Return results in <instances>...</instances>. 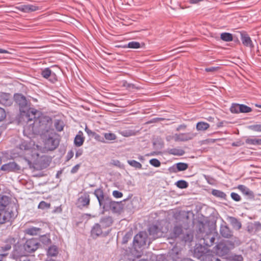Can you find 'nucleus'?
<instances>
[{"instance_id":"obj_1","label":"nucleus","mask_w":261,"mask_h":261,"mask_svg":"<svg viewBox=\"0 0 261 261\" xmlns=\"http://www.w3.org/2000/svg\"><path fill=\"white\" fill-rule=\"evenodd\" d=\"M35 117H30L27 120L23 127V134L29 137L35 134L43 135L48 132L52 125L50 117L44 116L39 111V114Z\"/></svg>"},{"instance_id":"obj_2","label":"nucleus","mask_w":261,"mask_h":261,"mask_svg":"<svg viewBox=\"0 0 261 261\" xmlns=\"http://www.w3.org/2000/svg\"><path fill=\"white\" fill-rule=\"evenodd\" d=\"M14 99L19 106L20 119L23 121L29 119L30 117H35L39 114V111H38L34 108L30 107L26 98L24 96L21 94H16L14 95Z\"/></svg>"},{"instance_id":"obj_3","label":"nucleus","mask_w":261,"mask_h":261,"mask_svg":"<svg viewBox=\"0 0 261 261\" xmlns=\"http://www.w3.org/2000/svg\"><path fill=\"white\" fill-rule=\"evenodd\" d=\"M39 246V243L34 239L28 240L22 246L16 247L13 251L15 257L28 256L30 253L35 252Z\"/></svg>"},{"instance_id":"obj_4","label":"nucleus","mask_w":261,"mask_h":261,"mask_svg":"<svg viewBox=\"0 0 261 261\" xmlns=\"http://www.w3.org/2000/svg\"><path fill=\"white\" fill-rule=\"evenodd\" d=\"M94 195L97 198L99 206L103 211H107L112 199L107 195L105 194L101 189H96L94 192Z\"/></svg>"},{"instance_id":"obj_5","label":"nucleus","mask_w":261,"mask_h":261,"mask_svg":"<svg viewBox=\"0 0 261 261\" xmlns=\"http://www.w3.org/2000/svg\"><path fill=\"white\" fill-rule=\"evenodd\" d=\"M148 243V246L151 243L148 240L147 234L146 232L141 231L136 234L133 240V247L135 250L144 248Z\"/></svg>"},{"instance_id":"obj_6","label":"nucleus","mask_w":261,"mask_h":261,"mask_svg":"<svg viewBox=\"0 0 261 261\" xmlns=\"http://www.w3.org/2000/svg\"><path fill=\"white\" fill-rule=\"evenodd\" d=\"M148 232L152 239H155L163 237L165 230L163 229L160 224H152L149 227Z\"/></svg>"},{"instance_id":"obj_7","label":"nucleus","mask_w":261,"mask_h":261,"mask_svg":"<svg viewBox=\"0 0 261 261\" xmlns=\"http://www.w3.org/2000/svg\"><path fill=\"white\" fill-rule=\"evenodd\" d=\"M90 198L89 194L84 193L77 199L76 201L77 207L82 209L84 207L88 208L90 204Z\"/></svg>"},{"instance_id":"obj_8","label":"nucleus","mask_w":261,"mask_h":261,"mask_svg":"<svg viewBox=\"0 0 261 261\" xmlns=\"http://www.w3.org/2000/svg\"><path fill=\"white\" fill-rule=\"evenodd\" d=\"M14 217V214L12 210H0V224H4L10 222Z\"/></svg>"},{"instance_id":"obj_9","label":"nucleus","mask_w":261,"mask_h":261,"mask_svg":"<svg viewBox=\"0 0 261 261\" xmlns=\"http://www.w3.org/2000/svg\"><path fill=\"white\" fill-rule=\"evenodd\" d=\"M1 169L7 172H18L21 170V167L15 162H10L3 165L1 167Z\"/></svg>"},{"instance_id":"obj_10","label":"nucleus","mask_w":261,"mask_h":261,"mask_svg":"<svg viewBox=\"0 0 261 261\" xmlns=\"http://www.w3.org/2000/svg\"><path fill=\"white\" fill-rule=\"evenodd\" d=\"M41 75L45 79L48 80L52 83L57 81L56 74L52 72L49 68H45L41 71Z\"/></svg>"},{"instance_id":"obj_11","label":"nucleus","mask_w":261,"mask_h":261,"mask_svg":"<svg viewBox=\"0 0 261 261\" xmlns=\"http://www.w3.org/2000/svg\"><path fill=\"white\" fill-rule=\"evenodd\" d=\"M59 141L57 138L52 137L48 138L45 141V148L48 150L55 149L59 145Z\"/></svg>"},{"instance_id":"obj_12","label":"nucleus","mask_w":261,"mask_h":261,"mask_svg":"<svg viewBox=\"0 0 261 261\" xmlns=\"http://www.w3.org/2000/svg\"><path fill=\"white\" fill-rule=\"evenodd\" d=\"M214 251L219 256L226 255L229 252V248L224 242H220L214 247Z\"/></svg>"},{"instance_id":"obj_13","label":"nucleus","mask_w":261,"mask_h":261,"mask_svg":"<svg viewBox=\"0 0 261 261\" xmlns=\"http://www.w3.org/2000/svg\"><path fill=\"white\" fill-rule=\"evenodd\" d=\"M13 103V99L10 94L0 92V104L5 107H10Z\"/></svg>"},{"instance_id":"obj_14","label":"nucleus","mask_w":261,"mask_h":261,"mask_svg":"<svg viewBox=\"0 0 261 261\" xmlns=\"http://www.w3.org/2000/svg\"><path fill=\"white\" fill-rule=\"evenodd\" d=\"M194 136L193 134L190 133L176 134L174 135V140L175 141H187L192 140Z\"/></svg>"},{"instance_id":"obj_15","label":"nucleus","mask_w":261,"mask_h":261,"mask_svg":"<svg viewBox=\"0 0 261 261\" xmlns=\"http://www.w3.org/2000/svg\"><path fill=\"white\" fill-rule=\"evenodd\" d=\"M16 8L19 11L24 13H30L37 11L39 9V7L38 6L31 4L20 5L16 7Z\"/></svg>"},{"instance_id":"obj_16","label":"nucleus","mask_w":261,"mask_h":261,"mask_svg":"<svg viewBox=\"0 0 261 261\" xmlns=\"http://www.w3.org/2000/svg\"><path fill=\"white\" fill-rule=\"evenodd\" d=\"M247 230L250 233H255L261 230V223L259 221L250 223L248 225Z\"/></svg>"},{"instance_id":"obj_17","label":"nucleus","mask_w":261,"mask_h":261,"mask_svg":"<svg viewBox=\"0 0 261 261\" xmlns=\"http://www.w3.org/2000/svg\"><path fill=\"white\" fill-rule=\"evenodd\" d=\"M241 40L243 44L246 47L252 48L254 47L253 42L249 36L246 33H241Z\"/></svg>"},{"instance_id":"obj_18","label":"nucleus","mask_w":261,"mask_h":261,"mask_svg":"<svg viewBox=\"0 0 261 261\" xmlns=\"http://www.w3.org/2000/svg\"><path fill=\"white\" fill-rule=\"evenodd\" d=\"M11 201V199L9 196L0 194V210L7 209Z\"/></svg>"},{"instance_id":"obj_19","label":"nucleus","mask_w":261,"mask_h":261,"mask_svg":"<svg viewBox=\"0 0 261 261\" xmlns=\"http://www.w3.org/2000/svg\"><path fill=\"white\" fill-rule=\"evenodd\" d=\"M200 239L201 241H203L202 244L207 247L213 245L215 241V238L212 234H206L203 238Z\"/></svg>"},{"instance_id":"obj_20","label":"nucleus","mask_w":261,"mask_h":261,"mask_svg":"<svg viewBox=\"0 0 261 261\" xmlns=\"http://www.w3.org/2000/svg\"><path fill=\"white\" fill-rule=\"evenodd\" d=\"M220 232L221 236L225 238H230L232 236V232L228 226L225 224H222L220 228Z\"/></svg>"},{"instance_id":"obj_21","label":"nucleus","mask_w":261,"mask_h":261,"mask_svg":"<svg viewBox=\"0 0 261 261\" xmlns=\"http://www.w3.org/2000/svg\"><path fill=\"white\" fill-rule=\"evenodd\" d=\"M112 211L113 213H119L121 210V202L112 200L108 206V211Z\"/></svg>"},{"instance_id":"obj_22","label":"nucleus","mask_w":261,"mask_h":261,"mask_svg":"<svg viewBox=\"0 0 261 261\" xmlns=\"http://www.w3.org/2000/svg\"><path fill=\"white\" fill-rule=\"evenodd\" d=\"M91 236L93 238H97L102 233L101 226L98 223L95 224L91 231Z\"/></svg>"},{"instance_id":"obj_23","label":"nucleus","mask_w":261,"mask_h":261,"mask_svg":"<svg viewBox=\"0 0 261 261\" xmlns=\"http://www.w3.org/2000/svg\"><path fill=\"white\" fill-rule=\"evenodd\" d=\"M84 141L85 137H84L83 133L80 130L74 138V145L77 147L81 146L83 144Z\"/></svg>"},{"instance_id":"obj_24","label":"nucleus","mask_w":261,"mask_h":261,"mask_svg":"<svg viewBox=\"0 0 261 261\" xmlns=\"http://www.w3.org/2000/svg\"><path fill=\"white\" fill-rule=\"evenodd\" d=\"M113 222V219L111 216H106L101 218L100 223L103 228H107L112 225Z\"/></svg>"},{"instance_id":"obj_25","label":"nucleus","mask_w":261,"mask_h":261,"mask_svg":"<svg viewBox=\"0 0 261 261\" xmlns=\"http://www.w3.org/2000/svg\"><path fill=\"white\" fill-rule=\"evenodd\" d=\"M41 229L36 227H30L26 228L24 230V232L29 235L36 236L40 233Z\"/></svg>"},{"instance_id":"obj_26","label":"nucleus","mask_w":261,"mask_h":261,"mask_svg":"<svg viewBox=\"0 0 261 261\" xmlns=\"http://www.w3.org/2000/svg\"><path fill=\"white\" fill-rule=\"evenodd\" d=\"M238 189L241 191L242 193L249 196L250 198H253L254 197L253 192L245 186L242 185H239Z\"/></svg>"},{"instance_id":"obj_27","label":"nucleus","mask_w":261,"mask_h":261,"mask_svg":"<svg viewBox=\"0 0 261 261\" xmlns=\"http://www.w3.org/2000/svg\"><path fill=\"white\" fill-rule=\"evenodd\" d=\"M228 219L234 229L239 230L241 228V223L237 218L233 217H229Z\"/></svg>"},{"instance_id":"obj_28","label":"nucleus","mask_w":261,"mask_h":261,"mask_svg":"<svg viewBox=\"0 0 261 261\" xmlns=\"http://www.w3.org/2000/svg\"><path fill=\"white\" fill-rule=\"evenodd\" d=\"M168 152L170 154L181 156L185 154V151L180 148H173L168 149Z\"/></svg>"},{"instance_id":"obj_29","label":"nucleus","mask_w":261,"mask_h":261,"mask_svg":"<svg viewBox=\"0 0 261 261\" xmlns=\"http://www.w3.org/2000/svg\"><path fill=\"white\" fill-rule=\"evenodd\" d=\"M183 232V228L182 225L177 224L174 226L173 229V236L176 238L179 237Z\"/></svg>"},{"instance_id":"obj_30","label":"nucleus","mask_w":261,"mask_h":261,"mask_svg":"<svg viewBox=\"0 0 261 261\" xmlns=\"http://www.w3.org/2000/svg\"><path fill=\"white\" fill-rule=\"evenodd\" d=\"M15 240L13 238H9L6 241V244L1 247L4 251L9 250L11 248L12 245L14 243Z\"/></svg>"},{"instance_id":"obj_31","label":"nucleus","mask_w":261,"mask_h":261,"mask_svg":"<svg viewBox=\"0 0 261 261\" xmlns=\"http://www.w3.org/2000/svg\"><path fill=\"white\" fill-rule=\"evenodd\" d=\"M119 134L125 137H128L133 136H135L137 134V132L135 130L132 129H125L119 131Z\"/></svg>"},{"instance_id":"obj_32","label":"nucleus","mask_w":261,"mask_h":261,"mask_svg":"<svg viewBox=\"0 0 261 261\" xmlns=\"http://www.w3.org/2000/svg\"><path fill=\"white\" fill-rule=\"evenodd\" d=\"M210 127V124L208 123L201 121L196 124V129L199 131H204Z\"/></svg>"},{"instance_id":"obj_33","label":"nucleus","mask_w":261,"mask_h":261,"mask_svg":"<svg viewBox=\"0 0 261 261\" xmlns=\"http://www.w3.org/2000/svg\"><path fill=\"white\" fill-rule=\"evenodd\" d=\"M58 253V247L55 245H52L50 246L47 252V254L48 256H55Z\"/></svg>"},{"instance_id":"obj_34","label":"nucleus","mask_w":261,"mask_h":261,"mask_svg":"<svg viewBox=\"0 0 261 261\" xmlns=\"http://www.w3.org/2000/svg\"><path fill=\"white\" fill-rule=\"evenodd\" d=\"M176 166V170L173 171L176 172L177 171H182L187 170L188 168V164L185 163H178L175 165Z\"/></svg>"},{"instance_id":"obj_35","label":"nucleus","mask_w":261,"mask_h":261,"mask_svg":"<svg viewBox=\"0 0 261 261\" xmlns=\"http://www.w3.org/2000/svg\"><path fill=\"white\" fill-rule=\"evenodd\" d=\"M32 144L27 141H22L19 145V148L22 151H28L31 149Z\"/></svg>"},{"instance_id":"obj_36","label":"nucleus","mask_w":261,"mask_h":261,"mask_svg":"<svg viewBox=\"0 0 261 261\" xmlns=\"http://www.w3.org/2000/svg\"><path fill=\"white\" fill-rule=\"evenodd\" d=\"M245 142L249 145H261V139L247 138Z\"/></svg>"},{"instance_id":"obj_37","label":"nucleus","mask_w":261,"mask_h":261,"mask_svg":"<svg viewBox=\"0 0 261 261\" xmlns=\"http://www.w3.org/2000/svg\"><path fill=\"white\" fill-rule=\"evenodd\" d=\"M39 238L40 241L44 245H48L51 243V240L48 234L42 235Z\"/></svg>"},{"instance_id":"obj_38","label":"nucleus","mask_w":261,"mask_h":261,"mask_svg":"<svg viewBox=\"0 0 261 261\" xmlns=\"http://www.w3.org/2000/svg\"><path fill=\"white\" fill-rule=\"evenodd\" d=\"M105 140H106L108 141H114L117 139L116 135L112 133H105L103 134Z\"/></svg>"},{"instance_id":"obj_39","label":"nucleus","mask_w":261,"mask_h":261,"mask_svg":"<svg viewBox=\"0 0 261 261\" xmlns=\"http://www.w3.org/2000/svg\"><path fill=\"white\" fill-rule=\"evenodd\" d=\"M221 39L226 42L231 41L233 39L232 35L231 34L229 33H223L220 36Z\"/></svg>"},{"instance_id":"obj_40","label":"nucleus","mask_w":261,"mask_h":261,"mask_svg":"<svg viewBox=\"0 0 261 261\" xmlns=\"http://www.w3.org/2000/svg\"><path fill=\"white\" fill-rule=\"evenodd\" d=\"M124 47H128L133 49H138L141 47V44L137 41L129 42L127 44L124 46Z\"/></svg>"},{"instance_id":"obj_41","label":"nucleus","mask_w":261,"mask_h":261,"mask_svg":"<svg viewBox=\"0 0 261 261\" xmlns=\"http://www.w3.org/2000/svg\"><path fill=\"white\" fill-rule=\"evenodd\" d=\"M212 194L217 197H219V198H223V199H225L226 198V195L225 194V193H224L223 192L221 191H220V190H213L212 192Z\"/></svg>"},{"instance_id":"obj_42","label":"nucleus","mask_w":261,"mask_h":261,"mask_svg":"<svg viewBox=\"0 0 261 261\" xmlns=\"http://www.w3.org/2000/svg\"><path fill=\"white\" fill-rule=\"evenodd\" d=\"M54 126L57 131L61 132L63 129L64 123L62 120L57 119L55 120Z\"/></svg>"},{"instance_id":"obj_43","label":"nucleus","mask_w":261,"mask_h":261,"mask_svg":"<svg viewBox=\"0 0 261 261\" xmlns=\"http://www.w3.org/2000/svg\"><path fill=\"white\" fill-rule=\"evenodd\" d=\"M127 163L130 166L135 168L136 169H142V164L135 160H128Z\"/></svg>"},{"instance_id":"obj_44","label":"nucleus","mask_w":261,"mask_h":261,"mask_svg":"<svg viewBox=\"0 0 261 261\" xmlns=\"http://www.w3.org/2000/svg\"><path fill=\"white\" fill-rule=\"evenodd\" d=\"M240 104L233 103L230 108V111L232 113H240Z\"/></svg>"},{"instance_id":"obj_45","label":"nucleus","mask_w":261,"mask_h":261,"mask_svg":"<svg viewBox=\"0 0 261 261\" xmlns=\"http://www.w3.org/2000/svg\"><path fill=\"white\" fill-rule=\"evenodd\" d=\"M204 250V248L200 245L194 249V253L198 256H202L205 253Z\"/></svg>"},{"instance_id":"obj_46","label":"nucleus","mask_w":261,"mask_h":261,"mask_svg":"<svg viewBox=\"0 0 261 261\" xmlns=\"http://www.w3.org/2000/svg\"><path fill=\"white\" fill-rule=\"evenodd\" d=\"M133 236V232L129 231L127 232L122 238V243L123 244H126L128 241L132 238Z\"/></svg>"},{"instance_id":"obj_47","label":"nucleus","mask_w":261,"mask_h":261,"mask_svg":"<svg viewBox=\"0 0 261 261\" xmlns=\"http://www.w3.org/2000/svg\"><path fill=\"white\" fill-rule=\"evenodd\" d=\"M176 186L180 189H185L188 188L189 184L184 180H180L175 183Z\"/></svg>"},{"instance_id":"obj_48","label":"nucleus","mask_w":261,"mask_h":261,"mask_svg":"<svg viewBox=\"0 0 261 261\" xmlns=\"http://www.w3.org/2000/svg\"><path fill=\"white\" fill-rule=\"evenodd\" d=\"M240 113H247L252 111V109L243 104H240Z\"/></svg>"},{"instance_id":"obj_49","label":"nucleus","mask_w":261,"mask_h":261,"mask_svg":"<svg viewBox=\"0 0 261 261\" xmlns=\"http://www.w3.org/2000/svg\"><path fill=\"white\" fill-rule=\"evenodd\" d=\"M50 206V204L49 203H47L45 201H41L38 206V208L39 209L44 210L49 208Z\"/></svg>"},{"instance_id":"obj_50","label":"nucleus","mask_w":261,"mask_h":261,"mask_svg":"<svg viewBox=\"0 0 261 261\" xmlns=\"http://www.w3.org/2000/svg\"><path fill=\"white\" fill-rule=\"evenodd\" d=\"M149 163L155 167H159L161 166V162L156 159H152L149 161Z\"/></svg>"},{"instance_id":"obj_51","label":"nucleus","mask_w":261,"mask_h":261,"mask_svg":"<svg viewBox=\"0 0 261 261\" xmlns=\"http://www.w3.org/2000/svg\"><path fill=\"white\" fill-rule=\"evenodd\" d=\"M230 196L231 198L235 201H240L241 200L240 196L236 193L232 192Z\"/></svg>"},{"instance_id":"obj_52","label":"nucleus","mask_w":261,"mask_h":261,"mask_svg":"<svg viewBox=\"0 0 261 261\" xmlns=\"http://www.w3.org/2000/svg\"><path fill=\"white\" fill-rule=\"evenodd\" d=\"M220 67L219 66L216 67H210L205 69V71L206 72H215L220 69Z\"/></svg>"},{"instance_id":"obj_53","label":"nucleus","mask_w":261,"mask_h":261,"mask_svg":"<svg viewBox=\"0 0 261 261\" xmlns=\"http://www.w3.org/2000/svg\"><path fill=\"white\" fill-rule=\"evenodd\" d=\"M96 140L102 142V143H106V141L105 140V139L103 137H101L99 135L96 134L95 133L94 134V136L93 137Z\"/></svg>"},{"instance_id":"obj_54","label":"nucleus","mask_w":261,"mask_h":261,"mask_svg":"<svg viewBox=\"0 0 261 261\" xmlns=\"http://www.w3.org/2000/svg\"><path fill=\"white\" fill-rule=\"evenodd\" d=\"M6 117L5 110L0 107V122L3 121Z\"/></svg>"},{"instance_id":"obj_55","label":"nucleus","mask_w":261,"mask_h":261,"mask_svg":"<svg viewBox=\"0 0 261 261\" xmlns=\"http://www.w3.org/2000/svg\"><path fill=\"white\" fill-rule=\"evenodd\" d=\"M112 195L114 197L117 198H121L123 196L122 193H121L118 191H116V190L114 191L113 192Z\"/></svg>"},{"instance_id":"obj_56","label":"nucleus","mask_w":261,"mask_h":261,"mask_svg":"<svg viewBox=\"0 0 261 261\" xmlns=\"http://www.w3.org/2000/svg\"><path fill=\"white\" fill-rule=\"evenodd\" d=\"M85 132L87 133V134H88V135L89 136H91V137H93L94 136V134H95V132H93L92 130H91V129H90L86 125V127H85Z\"/></svg>"},{"instance_id":"obj_57","label":"nucleus","mask_w":261,"mask_h":261,"mask_svg":"<svg viewBox=\"0 0 261 261\" xmlns=\"http://www.w3.org/2000/svg\"><path fill=\"white\" fill-rule=\"evenodd\" d=\"M73 155L74 152L72 150L69 151L66 155V161L70 160L73 156Z\"/></svg>"},{"instance_id":"obj_58","label":"nucleus","mask_w":261,"mask_h":261,"mask_svg":"<svg viewBox=\"0 0 261 261\" xmlns=\"http://www.w3.org/2000/svg\"><path fill=\"white\" fill-rule=\"evenodd\" d=\"M17 259L19 258V261H31L27 256H20L16 257Z\"/></svg>"},{"instance_id":"obj_59","label":"nucleus","mask_w":261,"mask_h":261,"mask_svg":"<svg viewBox=\"0 0 261 261\" xmlns=\"http://www.w3.org/2000/svg\"><path fill=\"white\" fill-rule=\"evenodd\" d=\"M232 259L234 261H242L243 260V257L241 255H237L233 256Z\"/></svg>"},{"instance_id":"obj_60","label":"nucleus","mask_w":261,"mask_h":261,"mask_svg":"<svg viewBox=\"0 0 261 261\" xmlns=\"http://www.w3.org/2000/svg\"><path fill=\"white\" fill-rule=\"evenodd\" d=\"M79 168H80V165H79V164L76 165L75 166L73 167L71 169V173H76L78 171Z\"/></svg>"},{"instance_id":"obj_61","label":"nucleus","mask_w":261,"mask_h":261,"mask_svg":"<svg viewBox=\"0 0 261 261\" xmlns=\"http://www.w3.org/2000/svg\"><path fill=\"white\" fill-rule=\"evenodd\" d=\"M83 153V149H79L76 151V153H75V158H79V156H80L81 155H82Z\"/></svg>"},{"instance_id":"obj_62","label":"nucleus","mask_w":261,"mask_h":261,"mask_svg":"<svg viewBox=\"0 0 261 261\" xmlns=\"http://www.w3.org/2000/svg\"><path fill=\"white\" fill-rule=\"evenodd\" d=\"M186 125L183 124L179 125L176 128L177 131H179L180 130H184L186 128Z\"/></svg>"},{"instance_id":"obj_63","label":"nucleus","mask_w":261,"mask_h":261,"mask_svg":"<svg viewBox=\"0 0 261 261\" xmlns=\"http://www.w3.org/2000/svg\"><path fill=\"white\" fill-rule=\"evenodd\" d=\"M62 210L60 206L57 207L55 210H54L53 213H61Z\"/></svg>"},{"instance_id":"obj_64","label":"nucleus","mask_w":261,"mask_h":261,"mask_svg":"<svg viewBox=\"0 0 261 261\" xmlns=\"http://www.w3.org/2000/svg\"><path fill=\"white\" fill-rule=\"evenodd\" d=\"M62 173H63V170H60L58 171L56 174V177L57 178H59L60 177V175L62 174Z\"/></svg>"}]
</instances>
